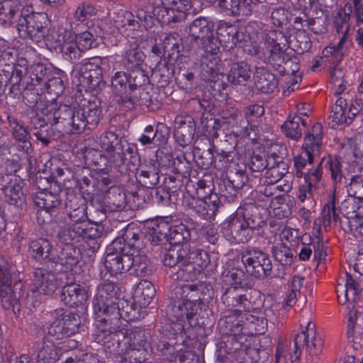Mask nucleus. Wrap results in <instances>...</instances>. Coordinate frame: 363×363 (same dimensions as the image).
<instances>
[{
    "label": "nucleus",
    "instance_id": "64",
    "mask_svg": "<svg viewBox=\"0 0 363 363\" xmlns=\"http://www.w3.org/2000/svg\"><path fill=\"white\" fill-rule=\"evenodd\" d=\"M323 166H320V161L318 164L311 169H308L304 174L306 184L318 189L320 186V182L323 176Z\"/></svg>",
    "mask_w": 363,
    "mask_h": 363
},
{
    "label": "nucleus",
    "instance_id": "56",
    "mask_svg": "<svg viewBox=\"0 0 363 363\" xmlns=\"http://www.w3.org/2000/svg\"><path fill=\"white\" fill-rule=\"evenodd\" d=\"M272 253L275 260L283 266H290L293 263L294 255L290 247L284 243H277L274 245Z\"/></svg>",
    "mask_w": 363,
    "mask_h": 363
},
{
    "label": "nucleus",
    "instance_id": "8",
    "mask_svg": "<svg viewBox=\"0 0 363 363\" xmlns=\"http://www.w3.org/2000/svg\"><path fill=\"white\" fill-rule=\"evenodd\" d=\"M26 70L27 60L24 58L19 59L17 63H6L5 67L1 69V72L7 78L9 92L13 99H20L22 93L28 88L30 89L33 84L30 77L27 76Z\"/></svg>",
    "mask_w": 363,
    "mask_h": 363
},
{
    "label": "nucleus",
    "instance_id": "43",
    "mask_svg": "<svg viewBox=\"0 0 363 363\" xmlns=\"http://www.w3.org/2000/svg\"><path fill=\"white\" fill-rule=\"evenodd\" d=\"M56 76L49 77L43 87H40L42 92L47 91L56 96L62 95L66 87L67 75L64 71L58 69Z\"/></svg>",
    "mask_w": 363,
    "mask_h": 363
},
{
    "label": "nucleus",
    "instance_id": "5",
    "mask_svg": "<svg viewBox=\"0 0 363 363\" xmlns=\"http://www.w3.org/2000/svg\"><path fill=\"white\" fill-rule=\"evenodd\" d=\"M104 233V228L97 223H90L88 221L69 223L67 228L60 231L59 239L62 242H79L83 240L90 241V250L94 254L100 247L98 242Z\"/></svg>",
    "mask_w": 363,
    "mask_h": 363
},
{
    "label": "nucleus",
    "instance_id": "19",
    "mask_svg": "<svg viewBox=\"0 0 363 363\" xmlns=\"http://www.w3.org/2000/svg\"><path fill=\"white\" fill-rule=\"evenodd\" d=\"M121 293L119 287L113 281L101 283L93 301L94 313L108 312L111 308L120 300Z\"/></svg>",
    "mask_w": 363,
    "mask_h": 363
},
{
    "label": "nucleus",
    "instance_id": "48",
    "mask_svg": "<svg viewBox=\"0 0 363 363\" xmlns=\"http://www.w3.org/2000/svg\"><path fill=\"white\" fill-rule=\"evenodd\" d=\"M145 57L136 45H130L123 55L122 64L126 70L140 68Z\"/></svg>",
    "mask_w": 363,
    "mask_h": 363
},
{
    "label": "nucleus",
    "instance_id": "31",
    "mask_svg": "<svg viewBox=\"0 0 363 363\" xmlns=\"http://www.w3.org/2000/svg\"><path fill=\"white\" fill-rule=\"evenodd\" d=\"M23 6L19 0H4L0 4V25L9 27L16 23Z\"/></svg>",
    "mask_w": 363,
    "mask_h": 363
},
{
    "label": "nucleus",
    "instance_id": "13",
    "mask_svg": "<svg viewBox=\"0 0 363 363\" xmlns=\"http://www.w3.org/2000/svg\"><path fill=\"white\" fill-rule=\"evenodd\" d=\"M323 348L322 338L316 335L315 324L308 322L301 333H298L294 338V350L290 352L291 362L296 363L301 355L303 350L311 356H317L321 353Z\"/></svg>",
    "mask_w": 363,
    "mask_h": 363
},
{
    "label": "nucleus",
    "instance_id": "9",
    "mask_svg": "<svg viewBox=\"0 0 363 363\" xmlns=\"http://www.w3.org/2000/svg\"><path fill=\"white\" fill-rule=\"evenodd\" d=\"M241 260L247 273L263 280L272 274V263L269 255L262 250L247 246L241 252Z\"/></svg>",
    "mask_w": 363,
    "mask_h": 363
},
{
    "label": "nucleus",
    "instance_id": "53",
    "mask_svg": "<svg viewBox=\"0 0 363 363\" xmlns=\"http://www.w3.org/2000/svg\"><path fill=\"white\" fill-rule=\"evenodd\" d=\"M269 52L268 61L269 64L280 75H285L286 72L284 65H286L290 60L288 55L285 53L281 47H275L274 50H271Z\"/></svg>",
    "mask_w": 363,
    "mask_h": 363
},
{
    "label": "nucleus",
    "instance_id": "45",
    "mask_svg": "<svg viewBox=\"0 0 363 363\" xmlns=\"http://www.w3.org/2000/svg\"><path fill=\"white\" fill-rule=\"evenodd\" d=\"M351 197L345 199L341 205L340 211L347 219V223L363 216V199Z\"/></svg>",
    "mask_w": 363,
    "mask_h": 363
},
{
    "label": "nucleus",
    "instance_id": "21",
    "mask_svg": "<svg viewBox=\"0 0 363 363\" xmlns=\"http://www.w3.org/2000/svg\"><path fill=\"white\" fill-rule=\"evenodd\" d=\"M73 109L70 106L52 102L45 106L43 113L51 125H57L60 132L66 133L71 127L69 123Z\"/></svg>",
    "mask_w": 363,
    "mask_h": 363
},
{
    "label": "nucleus",
    "instance_id": "36",
    "mask_svg": "<svg viewBox=\"0 0 363 363\" xmlns=\"http://www.w3.org/2000/svg\"><path fill=\"white\" fill-rule=\"evenodd\" d=\"M109 313L118 319V323L121 325V319L129 322L138 318V311L133 302L124 298H120L116 304L111 308Z\"/></svg>",
    "mask_w": 363,
    "mask_h": 363
},
{
    "label": "nucleus",
    "instance_id": "42",
    "mask_svg": "<svg viewBox=\"0 0 363 363\" xmlns=\"http://www.w3.org/2000/svg\"><path fill=\"white\" fill-rule=\"evenodd\" d=\"M35 205L45 212L52 214L60 206L61 201L58 194L51 192H38L33 197Z\"/></svg>",
    "mask_w": 363,
    "mask_h": 363
},
{
    "label": "nucleus",
    "instance_id": "1",
    "mask_svg": "<svg viewBox=\"0 0 363 363\" xmlns=\"http://www.w3.org/2000/svg\"><path fill=\"white\" fill-rule=\"evenodd\" d=\"M227 222L224 233L230 241L237 243L249 242L265 223L259 208L252 204L239 208Z\"/></svg>",
    "mask_w": 363,
    "mask_h": 363
},
{
    "label": "nucleus",
    "instance_id": "60",
    "mask_svg": "<svg viewBox=\"0 0 363 363\" xmlns=\"http://www.w3.org/2000/svg\"><path fill=\"white\" fill-rule=\"evenodd\" d=\"M188 259L194 264L201 273L207 267L210 263V258L208 252L201 249L190 250L188 247Z\"/></svg>",
    "mask_w": 363,
    "mask_h": 363
},
{
    "label": "nucleus",
    "instance_id": "35",
    "mask_svg": "<svg viewBox=\"0 0 363 363\" xmlns=\"http://www.w3.org/2000/svg\"><path fill=\"white\" fill-rule=\"evenodd\" d=\"M254 79L257 89L263 94L272 93L278 86L275 75L264 67L257 68Z\"/></svg>",
    "mask_w": 363,
    "mask_h": 363
},
{
    "label": "nucleus",
    "instance_id": "20",
    "mask_svg": "<svg viewBox=\"0 0 363 363\" xmlns=\"http://www.w3.org/2000/svg\"><path fill=\"white\" fill-rule=\"evenodd\" d=\"M59 286L55 274L44 268L33 272L30 291L35 297L52 295Z\"/></svg>",
    "mask_w": 363,
    "mask_h": 363
},
{
    "label": "nucleus",
    "instance_id": "12",
    "mask_svg": "<svg viewBox=\"0 0 363 363\" xmlns=\"http://www.w3.org/2000/svg\"><path fill=\"white\" fill-rule=\"evenodd\" d=\"M101 110L96 101H86L74 108L69 129L66 133H80L86 128L92 129L100 121Z\"/></svg>",
    "mask_w": 363,
    "mask_h": 363
},
{
    "label": "nucleus",
    "instance_id": "25",
    "mask_svg": "<svg viewBox=\"0 0 363 363\" xmlns=\"http://www.w3.org/2000/svg\"><path fill=\"white\" fill-rule=\"evenodd\" d=\"M247 184L253 188L259 184L255 179L250 178L242 169L230 171L227 181L224 182L225 190H222L223 196H228V194L230 196H235L238 191Z\"/></svg>",
    "mask_w": 363,
    "mask_h": 363
},
{
    "label": "nucleus",
    "instance_id": "34",
    "mask_svg": "<svg viewBox=\"0 0 363 363\" xmlns=\"http://www.w3.org/2000/svg\"><path fill=\"white\" fill-rule=\"evenodd\" d=\"M105 209L110 212L122 211L126 204L125 194L119 186H110L104 196Z\"/></svg>",
    "mask_w": 363,
    "mask_h": 363
},
{
    "label": "nucleus",
    "instance_id": "18",
    "mask_svg": "<svg viewBox=\"0 0 363 363\" xmlns=\"http://www.w3.org/2000/svg\"><path fill=\"white\" fill-rule=\"evenodd\" d=\"M347 101L342 97L338 98L332 106L330 118L333 128L339 125H350L363 109V101L362 99H357L352 102L347 111Z\"/></svg>",
    "mask_w": 363,
    "mask_h": 363
},
{
    "label": "nucleus",
    "instance_id": "39",
    "mask_svg": "<svg viewBox=\"0 0 363 363\" xmlns=\"http://www.w3.org/2000/svg\"><path fill=\"white\" fill-rule=\"evenodd\" d=\"M22 182L17 178L3 192L6 203L17 208H22L26 203V195L22 189Z\"/></svg>",
    "mask_w": 363,
    "mask_h": 363
},
{
    "label": "nucleus",
    "instance_id": "26",
    "mask_svg": "<svg viewBox=\"0 0 363 363\" xmlns=\"http://www.w3.org/2000/svg\"><path fill=\"white\" fill-rule=\"evenodd\" d=\"M76 41V35L71 30H64L59 35V46L64 60L75 63L82 57V50Z\"/></svg>",
    "mask_w": 363,
    "mask_h": 363
},
{
    "label": "nucleus",
    "instance_id": "47",
    "mask_svg": "<svg viewBox=\"0 0 363 363\" xmlns=\"http://www.w3.org/2000/svg\"><path fill=\"white\" fill-rule=\"evenodd\" d=\"M320 166H323L330 172V177L335 185L342 182L344 174L342 172V160L340 157H323L320 160Z\"/></svg>",
    "mask_w": 363,
    "mask_h": 363
},
{
    "label": "nucleus",
    "instance_id": "11",
    "mask_svg": "<svg viewBox=\"0 0 363 363\" xmlns=\"http://www.w3.org/2000/svg\"><path fill=\"white\" fill-rule=\"evenodd\" d=\"M203 53L201 59V75L204 81L213 83V89L223 88V81L220 80L218 65L220 62L219 57V40H213L203 48H199Z\"/></svg>",
    "mask_w": 363,
    "mask_h": 363
},
{
    "label": "nucleus",
    "instance_id": "23",
    "mask_svg": "<svg viewBox=\"0 0 363 363\" xmlns=\"http://www.w3.org/2000/svg\"><path fill=\"white\" fill-rule=\"evenodd\" d=\"M219 203V198L216 194L203 199L191 197L187 201L189 207L205 220H211L215 216Z\"/></svg>",
    "mask_w": 363,
    "mask_h": 363
},
{
    "label": "nucleus",
    "instance_id": "55",
    "mask_svg": "<svg viewBox=\"0 0 363 363\" xmlns=\"http://www.w3.org/2000/svg\"><path fill=\"white\" fill-rule=\"evenodd\" d=\"M129 79V91L136 95V91L149 82V78L142 67L127 70Z\"/></svg>",
    "mask_w": 363,
    "mask_h": 363
},
{
    "label": "nucleus",
    "instance_id": "40",
    "mask_svg": "<svg viewBox=\"0 0 363 363\" xmlns=\"http://www.w3.org/2000/svg\"><path fill=\"white\" fill-rule=\"evenodd\" d=\"M347 320V337H353L354 342H363V314L352 308L349 311Z\"/></svg>",
    "mask_w": 363,
    "mask_h": 363
},
{
    "label": "nucleus",
    "instance_id": "24",
    "mask_svg": "<svg viewBox=\"0 0 363 363\" xmlns=\"http://www.w3.org/2000/svg\"><path fill=\"white\" fill-rule=\"evenodd\" d=\"M33 351L38 362L54 363L62 354V348L53 342L50 336H45L42 342H36L33 346Z\"/></svg>",
    "mask_w": 363,
    "mask_h": 363
},
{
    "label": "nucleus",
    "instance_id": "61",
    "mask_svg": "<svg viewBox=\"0 0 363 363\" xmlns=\"http://www.w3.org/2000/svg\"><path fill=\"white\" fill-rule=\"evenodd\" d=\"M146 349L129 345L125 352L119 357V361L121 363H142L146 359Z\"/></svg>",
    "mask_w": 363,
    "mask_h": 363
},
{
    "label": "nucleus",
    "instance_id": "33",
    "mask_svg": "<svg viewBox=\"0 0 363 363\" xmlns=\"http://www.w3.org/2000/svg\"><path fill=\"white\" fill-rule=\"evenodd\" d=\"M160 171L159 167L152 162L140 165L135 174L136 179L142 186L152 189L159 183Z\"/></svg>",
    "mask_w": 363,
    "mask_h": 363
},
{
    "label": "nucleus",
    "instance_id": "52",
    "mask_svg": "<svg viewBox=\"0 0 363 363\" xmlns=\"http://www.w3.org/2000/svg\"><path fill=\"white\" fill-rule=\"evenodd\" d=\"M188 258L187 255L177 267V271L174 272L175 279L184 281H193L197 279L198 276L201 274Z\"/></svg>",
    "mask_w": 363,
    "mask_h": 363
},
{
    "label": "nucleus",
    "instance_id": "10",
    "mask_svg": "<svg viewBox=\"0 0 363 363\" xmlns=\"http://www.w3.org/2000/svg\"><path fill=\"white\" fill-rule=\"evenodd\" d=\"M100 145L106 152V158L111 167L117 169L121 174L128 172L127 166L125 165L124 148L127 145V141L119 138L113 131H106L99 138Z\"/></svg>",
    "mask_w": 363,
    "mask_h": 363
},
{
    "label": "nucleus",
    "instance_id": "27",
    "mask_svg": "<svg viewBox=\"0 0 363 363\" xmlns=\"http://www.w3.org/2000/svg\"><path fill=\"white\" fill-rule=\"evenodd\" d=\"M13 267L7 262L0 261V303L4 308L8 309L13 304L11 293V271Z\"/></svg>",
    "mask_w": 363,
    "mask_h": 363
},
{
    "label": "nucleus",
    "instance_id": "28",
    "mask_svg": "<svg viewBox=\"0 0 363 363\" xmlns=\"http://www.w3.org/2000/svg\"><path fill=\"white\" fill-rule=\"evenodd\" d=\"M237 286L228 288L221 296L223 303L230 309L242 311H250L253 308L247 294H242Z\"/></svg>",
    "mask_w": 363,
    "mask_h": 363
},
{
    "label": "nucleus",
    "instance_id": "51",
    "mask_svg": "<svg viewBox=\"0 0 363 363\" xmlns=\"http://www.w3.org/2000/svg\"><path fill=\"white\" fill-rule=\"evenodd\" d=\"M27 76L30 77L33 85L43 87L50 76V70L42 63L33 65L29 68L27 66Z\"/></svg>",
    "mask_w": 363,
    "mask_h": 363
},
{
    "label": "nucleus",
    "instance_id": "59",
    "mask_svg": "<svg viewBox=\"0 0 363 363\" xmlns=\"http://www.w3.org/2000/svg\"><path fill=\"white\" fill-rule=\"evenodd\" d=\"M266 153L262 151H254L249 160V167L252 172L257 173L254 176V179L259 184L261 179V172L266 169Z\"/></svg>",
    "mask_w": 363,
    "mask_h": 363
},
{
    "label": "nucleus",
    "instance_id": "44",
    "mask_svg": "<svg viewBox=\"0 0 363 363\" xmlns=\"http://www.w3.org/2000/svg\"><path fill=\"white\" fill-rule=\"evenodd\" d=\"M250 66L243 62L231 65L228 75V81L233 84H245L251 77Z\"/></svg>",
    "mask_w": 363,
    "mask_h": 363
},
{
    "label": "nucleus",
    "instance_id": "7",
    "mask_svg": "<svg viewBox=\"0 0 363 363\" xmlns=\"http://www.w3.org/2000/svg\"><path fill=\"white\" fill-rule=\"evenodd\" d=\"M152 4L153 17L163 24L170 25L184 21L191 0H147Z\"/></svg>",
    "mask_w": 363,
    "mask_h": 363
},
{
    "label": "nucleus",
    "instance_id": "22",
    "mask_svg": "<svg viewBox=\"0 0 363 363\" xmlns=\"http://www.w3.org/2000/svg\"><path fill=\"white\" fill-rule=\"evenodd\" d=\"M95 330L92 334L94 340L101 343L111 334L116 332L121 327L116 317H113L109 311L95 313Z\"/></svg>",
    "mask_w": 363,
    "mask_h": 363
},
{
    "label": "nucleus",
    "instance_id": "46",
    "mask_svg": "<svg viewBox=\"0 0 363 363\" xmlns=\"http://www.w3.org/2000/svg\"><path fill=\"white\" fill-rule=\"evenodd\" d=\"M188 255V245L171 247L165 252L163 258L164 265L168 267H178L182 261Z\"/></svg>",
    "mask_w": 363,
    "mask_h": 363
},
{
    "label": "nucleus",
    "instance_id": "38",
    "mask_svg": "<svg viewBox=\"0 0 363 363\" xmlns=\"http://www.w3.org/2000/svg\"><path fill=\"white\" fill-rule=\"evenodd\" d=\"M306 126V121L298 115L289 116L281 125L283 133L289 138L298 141L302 137L303 128Z\"/></svg>",
    "mask_w": 363,
    "mask_h": 363
},
{
    "label": "nucleus",
    "instance_id": "32",
    "mask_svg": "<svg viewBox=\"0 0 363 363\" xmlns=\"http://www.w3.org/2000/svg\"><path fill=\"white\" fill-rule=\"evenodd\" d=\"M7 121L13 139L21 143L23 151L28 153L32 150V145L30 141V134L27 127L14 116L7 115Z\"/></svg>",
    "mask_w": 363,
    "mask_h": 363
},
{
    "label": "nucleus",
    "instance_id": "37",
    "mask_svg": "<svg viewBox=\"0 0 363 363\" xmlns=\"http://www.w3.org/2000/svg\"><path fill=\"white\" fill-rule=\"evenodd\" d=\"M81 257L80 250L71 242H65L57 259L50 258L52 262L65 267V270H72L79 262Z\"/></svg>",
    "mask_w": 363,
    "mask_h": 363
},
{
    "label": "nucleus",
    "instance_id": "4",
    "mask_svg": "<svg viewBox=\"0 0 363 363\" xmlns=\"http://www.w3.org/2000/svg\"><path fill=\"white\" fill-rule=\"evenodd\" d=\"M44 318L50 324L47 336L53 340H62L78 333L82 327L79 315H65V310L61 308L45 313Z\"/></svg>",
    "mask_w": 363,
    "mask_h": 363
},
{
    "label": "nucleus",
    "instance_id": "63",
    "mask_svg": "<svg viewBox=\"0 0 363 363\" xmlns=\"http://www.w3.org/2000/svg\"><path fill=\"white\" fill-rule=\"evenodd\" d=\"M335 196H333L332 199L328 203L324 205L323 209L321 213L322 222L324 226L330 225L331 218L333 221L337 223L340 220L339 214L335 208Z\"/></svg>",
    "mask_w": 363,
    "mask_h": 363
},
{
    "label": "nucleus",
    "instance_id": "62",
    "mask_svg": "<svg viewBox=\"0 0 363 363\" xmlns=\"http://www.w3.org/2000/svg\"><path fill=\"white\" fill-rule=\"evenodd\" d=\"M177 185L170 186L169 182H166L165 187H157L154 193L151 194L153 202L158 204H166L169 203L170 194L177 191Z\"/></svg>",
    "mask_w": 363,
    "mask_h": 363
},
{
    "label": "nucleus",
    "instance_id": "50",
    "mask_svg": "<svg viewBox=\"0 0 363 363\" xmlns=\"http://www.w3.org/2000/svg\"><path fill=\"white\" fill-rule=\"evenodd\" d=\"M29 248L30 254L35 259L38 261L50 259L52 246L48 240L42 238L34 240L30 242Z\"/></svg>",
    "mask_w": 363,
    "mask_h": 363
},
{
    "label": "nucleus",
    "instance_id": "30",
    "mask_svg": "<svg viewBox=\"0 0 363 363\" xmlns=\"http://www.w3.org/2000/svg\"><path fill=\"white\" fill-rule=\"evenodd\" d=\"M145 237L152 245H164L169 242L168 233L171 225L164 220H152L147 224Z\"/></svg>",
    "mask_w": 363,
    "mask_h": 363
},
{
    "label": "nucleus",
    "instance_id": "6",
    "mask_svg": "<svg viewBox=\"0 0 363 363\" xmlns=\"http://www.w3.org/2000/svg\"><path fill=\"white\" fill-rule=\"evenodd\" d=\"M48 16L44 12H35L30 5H24L16 20V28L22 38H30L36 41L45 38L48 33Z\"/></svg>",
    "mask_w": 363,
    "mask_h": 363
},
{
    "label": "nucleus",
    "instance_id": "41",
    "mask_svg": "<svg viewBox=\"0 0 363 363\" xmlns=\"http://www.w3.org/2000/svg\"><path fill=\"white\" fill-rule=\"evenodd\" d=\"M266 172L267 179H270L271 182H278L284 175V172H279V168L281 167L285 170L286 163L276 153H266Z\"/></svg>",
    "mask_w": 363,
    "mask_h": 363
},
{
    "label": "nucleus",
    "instance_id": "57",
    "mask_svg": "<svg viewBox=\"0 0 363 363\" xmlns=\"http://www.w3.org/2000/svg\"><path fill=\"white\" fill-rule=\"evenodd\" d=\"M208 151L212 155L215 163H218L220 169H228L233 162L235 157L234 151H225L216 147L210 148Z\"/></svg>",
    "mask_w": 363,
    "mask_h": 363
},
{
    "label": "nucleus",
    "instance_id": "2",
    "mask_svg": "<svg viewBox=\"0 0 363 363\" xmlns=\"http://www.w3.org/2000/svg\"><path fill=\"white\" fill-rule=\"evenodd\" d=\"M143 234L138 230L128 228L122 237L116 238L107 247L104 267L111 276L126 272L129 270L130 260L125 257L128 247L140 249L143 246Z\"/></svg>",
    "mask_w": 363,
    "mask_h": 363
},
{
    "label": "nucleus",
    "instance_id": "49",
    "mask_svg": "<svg viewBox=\"0 0 363 363\" xmlns=\"http://www.w3.org/2000/svg\"><path fill=\"white\" fill-rule=\"evenodd\" d=\"M156 294V289L152 282L144 279L141 280L134 291V297L137 301L145 307L148 306Z\"/></svg>",
    "mask_w": 363,
    "mask_h": 363
},
{
    "label": "nucleus",
    "instance_id": "58",
    "mask_svg": "<svg viewBox=\"0 0 363 363\" xmlns=\"http://www.w3.org/2000/svg\"><path fill=\"white\" fill-rule=\"evenodd\" d=\"M190 238V231L186 226L182 223L172 226L168 233V240L173 246L180 245L184 241Z\"/></svg>",
    "mask_w": 363,
    "mask_h": 363
},
{
    "label": "nucleus",
    "instance_id": "17",
    "mask_svg": "<svg viewBox=\"0 0 363 363\" xmlns=\"http://www.w3.org/2000/svg\"><path fill=\"white\" fill-rule=\"evenodd\" d=\"M111 88L115 101L121 108L127 111L135 108L138 96L132 95L129 91V79L126 72H115L111 79Z\"/></svg>",
    "mask_w": 363,
    "mask_h": 363
},
{
    "label": "nucleus",
    "instance_id": "15",
    "mask_svg": "<svg viewBox=\"0 0 363 363\" xmlns=\"http://www.w3.org/2000/svg\"><path fill=\"white\" fill-rule=\"evenodd\" d=\"M186 40L194 49L203 48L213 40H218L215 36L213 22L205 17L194 19L189 26Z\"/></svg>",
    "mask_w": 363,
    "mask_h": 363
},
{
    "label": "nucleus",
    "instance_id": "3",
    "mask_svg": "<svg viewBox=\"0 0 363 363\" xmlns=\"http://www.w3.org/2000/svg\"><path fill=\"white\" fill-rule=\"evenodd\" d=\"M202 284H186L175 289V297L169 302L166 308V315L172 322H178L181 325L186 320H190L197 313L198 301L201 296Z\"/></svg>",
    "mask_w": 363,
    "mask_h": 363
},
{
    "label": "nucleus",
    "instance_id": "29",
    "mask_svg": "<svg viewBox=\"0 0 363 363\" xmlns=\"http://www.w3.org/2000/svg\"><path fill=\"white\" fill-rule=\"evenodd\" d=\"M89 298L86 288L80 284L72 283L63 286L60 299L69 307H77L84 303Z\"/></svg>",
    "mask_w": 363,
    "mask_h": 363
},
{
    "label": "nucleus",
    "instance_id": "54",
    "mask_svg": "<svg viewBox=\"0 0 363 363\" xmlns=\"http://www.w3.org/2000/svg\"><path fill=\"white\" fill-rule=\"evenodd\" d=\"M217 38L219 40V45L223 42L224 43L230 44V45H236L237 43L242 40V34L238 31V28L235 26H223L219 27L217 31Z\"/></svg>",
    "mask_w": 363,
    "mask_h": 363
},
{
    "label": "nucleus",
    "instance_id": "16",
    "mask_svg": "<svg viewBox=\"0 0 363 363\" xmlns=\"http://www.w3.org/2000/svg\"><path fill=\"white\" fill-rule=\"evenodd\" d=\"M323 128L320 123H317L313 125L311 129L308 132L304 138L303 147L307 158L303 156H297L294 157V167L296 169H303L307 164L314 162L315 157L320 154L322 139H323Z\"/></svg>",
    "mask_w": 363,
    "mask_h": 363
},
{
    "label": "nucleus",
    "instance_id": "14",
    "mask_svg": "<svg viewBox=\"0 0 363 363\" xmlns=\"http://www.w3.org/2000/svg\"><path fill=\"white\" fill-rule=\"evenodd\" d=\"M102 60L101 57H95L84 60L79 65H76L74 69L77 72L73 79L76 84L90 90L99 87L102 81Z\"/></svg>",
    "mask_w": 363,
    "mask_h": 363
}]
</instances>
